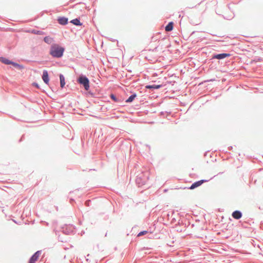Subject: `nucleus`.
<instances>
[{
    "instance_id": "f257e3e1",
    "label": "nucleus",
    "mask_w": 263,
    "mask_h": 263,
    "mask_svg": "<svg viewBox=\"0 0 263 263\" xmlns=\"http://www.w3.org/2000/svg\"><path fill=\"white\" fill-rule=\"evenodd\" d=\"M65 51V47L53 43L50 46L49 54L53 58L60 59L63 56Z\"/></svg>"
},
{
    "instance_id": "f03ea898",
    "label": "nucleus",
    "mask_w": 263,
    "mask_h": 263,
    "mask_svg": "<svg viewBox=\"0 0 263 263\" xmlns=\"http://www.w3.org/2000/svg\"><path fill=\"white\" fill-rule=\"evenodd\" d=\"M149 172L147 171L139 173L136 178V183L138 187H141L147 183L149 179Z\"/></svg>"
},
{
    "instance_id": "7ed1b4c3",
    "label": "nucleus",
    "mask_w": 263,
    "mask_h": 263,
    "mask_svg": "<svg viewBox=\"0 0 263 263\" xmlns=\"http://www.w3.org/2000/svg\"><path fill=\"white\" fill-rule=\"evenodd\" d=\"M77 81L79 84L82 86L84 89L88 91L90 88V82L88 78L83 74H81L77 78Z\"/></svg>"
},
{
    "instance_id": "20e7f679",
    "label": "nucleus",
    "mask_w": 263,
    "mask_h": 263,
    "mask_svg": "<svg viewBox=\"0 0 263 263\" xmlns=\"http://www.w3.org/2000/svg\"><path fill=\"white\" fill-rule=\"evenodd\" d=\"M61 231L63 234L66 235H70L74 233V227L72 225L65 224L61 227Z\"/></svg>"
},
{
    "instance_id": "39448f33",
    "label": "nucleus",
    "mask_w": 263,
    "mask_h": 263,
    "mask_svg": "<svg viewBox=\"0 0 263 263\" xmlns=\"http://www.w3.org/2000/svg\"><path fill=\"white\" fill-rule=\"evenodd\" d=\"M42 251H37L30 258L29 263H35L41 254Z\"/></svg>"
},
{
    "instance_id": "423d86ee",
    "label": "nucleus",
    "mask_w": 263,
    "mask_h": 263,
    "mask_svg": "<svg viewBox=\"0 0 263 263\" xmlns=\"http://www.w3.org/2000/svg\"><path fill=\"white\" fill-rule=\"evenodd\" d=\"M42 79L44 81V82L46 84L48 85L49 82V74L48 72V71L47 70H44L43 71V74L42 76Z\"/></svg>"
},
{
    "instance_id": "0eeeda50",
    "label": "nucleus",
    "mask_w": 263,
    "mask_h": 263,
    "mask_svg": "<svg viewBox=\"0 0 263 263\" xmlns=\"http://www.w3.org/2000/svg\"><path fill=\"white\" fill-rule=\"evenodd\" d=\"M110 98L111 99L112 101L118 103H121L123 101V99L121 97H117L113 93H111L110 95Z\"/></svg>"
},
{
    "instance_id": "6e6552de",
    "label": "nucleus",
    "mask_w": 263,
    "mask_h": 263,
    "mask_svg": "<svg viewBox=\"0 0 263 263\" xmlns=\"http://www.w3.org/2000/svg\"><path fill=\"white\" fill-rule=\"evenodd\" d=\"M57 21L58 23L61 25H66L68 23V19L65 16H60L58 18Z\"/></svg>"
},
{
    "instance_id": "1a4fd4ad",
    "label": "nucleus",
    "mask_w": 263,
    "mask_h": 263,
    "mask_svg": "<svg viewBox=\"0 0 263 263\" xmlns=\"http://www.w3.org/2000/svg\"><path fill=\"white\" fill-rule=\"evenodd\" d=\"M162 87V85H161V84H160V85L153 84V85H147L145 86V87L146 89H158L161 88Z\"/></svg>"
},
{
    "instance_id": "9d476101",
    "label": "nucleus",
    "mask_w": 263,
    "mask_h": 263,
    "mask_svg": "<svg viewBox=\"0 0 263 263\" xmlns=\"http://www.w3.org/2000/svg\"><path fill=\"white\" fill-rule=\"evenodd\" d=\"M43 41L47 44L51 45L53 44L54 42V39L49 36H46L44 37Z\"/></svg>"
},
{
    "instance_id": "9b49d317",
    "label": "nucleus",
    "mask_w": 263,
    "mask_h": 263,
    "mask_svg": "<svg viewBox=\"0 0 263 263\" xmlns=\"http://www.w3.org/2000/svg\"><path fill=\"white\" fill-rule=\"evenodd\" d=\"M59 78L60 81V86L62 88H63L65 85V80L64 75L62 73L59 74Z\"/></svg>"
},
{
    "instance_id": "f8f14e48",
    "label": "nucleus",
    "mask_w": 263,
    "mask_h": 263,
    "mask_svg": "<svg viewBox=\"0 0 263 263\" xmlns=\"http://www.w3.org/2000/svg\"><path fill=\"white\" fill-rule=\"evenodd\" d=\"M70 23L77 26H81L82 25V23H81L79 17L72 20Z\"/></svg>"
},
{
    "instance_id": "ddd939ff",
    "label": "nucleus",
    "mask_w": 263,
    "mask_h": 263,
    "mask_svg": "<svg viewBox=\"0 0 263 263\" xmlns=\"http://www.w3.org/2000/svg\"><path fill=\"white\" fill-rule=\"evenodd\" d=\"M174 23L173 22H169L165 27V30L166 31H171L174 28Z\"/></svg>"
},
{
    "instance_id": "4468645a",
    "label": "nucleus",
    "mask_w": 263,
    "mask_h": 263,
    "mask_svg": "<svg viewBox=\"0 0 263 263\" xmlns=\"http://www.w3.org/2000/svg\"><path fill=\"white\" fill-rule=\"evenodd\" d=\"M0 62L6 65H11L12 61H11L6 58L2 57H0Z\"/></svg>"
},
{
    "instance_id": "2eb2a0df",
    "label": "nucleus",
    "mask_w": 263,
    "mask_h": 263,
    "mask_svg": "<svg viewBox=\"0 0 263 263\" xmlns=\"http://www.w3.org/2000/svg\"><path fill=\"white\" fill-rule=\"evenodd\" d=\"M232 216L236 219H239L241 217L242 214L240 212L238 211H235L232 213Z\"/></svg>"
},
{
    "instance_id": "dca6fc26",
    "label": "nucleus",
    "mask_w": 263,
    "mask_h": 263,
    "mask_svg": "<svg viewBox=\"0 0 263 263\" xmlns=\"http://www.w3.org/2000/svg\"><path fill=\"white\" fill-rule=\"evenodd\" d=\"M137 97L136 93H133L131 96H130L126 100L125 102L127 103H132Z\"/></svg>"
},
{
    "instance_id": "f3484780",
    "label": "nucleus",
    "mask_w": 263,
    "mask_h": 263,
    "mask_svg": "<svg viewBox=\"0 0 263 263\" xmlns=\"http://www.w3.org/2000/svg\"><path fill=\"white\" fill-rule=\"evenodd\" d=\"M230 56V54L227 53H221L215 55L214 58L217 59H222Z\"/></svg>"
},
{
    "instance_id": "a211bd4d",
    "label": "nucleus",
    "mask_w": 263,
    "mask_h": 263,
    "mask_svg": "<svg viewBox=\"0 0 263 263\" xmlns=\"http://www.w3.org/2000/svg\"><path fill=\"white\" fill-rule=\"evenodd\" d=\"M14 67L18 68L20 70L23 69L24 68V66L23 65L19 64L17 63H15L13 61L12 62L11 64Z\"/></svg>"
},
{
    "instance_id": "6ab92c4d",
    "label": "nucleus",
    "mask_w": 263,
    "mask_h": 263,
    "mask_svg": "<svg viewBox=\"0 0 263 263\" xmlns=\"http://www.w3.org/2000/svg\"><path fill=\"white\" fill-rule=\"evenodd\" d=\"M197 187V181L194 182L189 187V189L193 190Z\"/></svg>"
},
{
    "instance_id": "aec40b11",
    "label": "nucleus",
    "mask_w": 263,
    "mask_h": 263,
    "mask_svg": "<svg viewBox=\"0 0 263 263\" xmlns=\"http://www.w3.org/2000/svg\"><path fill=\"white\" fill-rule=\"evenodd\" d=\"M32 33H34L35 34H37V35H41V34H42L43 33H44V32L42 31L36 30H33L32 31Z\"/></svg>"
},
{
    "instance_id": "412c9836",
    "label": "nucleus",
    "mask_w": 263,
    "mask_h": 263,
    "mask_svg": "<svg viewBox=\"0 0 263 263\" xmlns=\"http://www.w3.org/2000/svg\"><path fill=\"white\" fill-rule=\"evenodd\" d=\"M148 233H149V232L148 231H142L138 233V236H143V235L148 234Z\"/></svg>"
},
{
    "instance_id": "4be33fe9",
    "label": "nucleus",
    "mask_w": 263,
    "mask_h": 263,
    "mask_svg": "<svg viewBox=\"0 0 263 263\" xmlns=\"http://www.w3.org/2000/svg\"><path fill=\"white\" fill-rule=\"evenodd\" d=\"M90 203H91V200H90V199L87 200L85 202V205L87 206H89L90 205Z\"/></svg>"
},
{
    "instance_id": "5701e85b",
    "label": "nucleus",
    "mask_w": 263,
    "mask_h": 263,
    "mask_svg": "<svg viewBox=\"0 0 263 263\" xmlns=\"http://www.w3.org/2000/svg\"><path fill=\"white\" fill-rule=\"evenodd\" d=\"M32 85L33 86H34L36 88H37V89H40V86L36 82H33L32 84Z\"/></svg>"
},
{
    "instance_id": "b1692460",
    "label": "nucleus",
    "mask_w": 263,
    "mask_h": 263,
    "mask_svg": "<svg viewBox=\"0 0 263 263\" xmlns=\"http://www.w3.org/2000/svg\"><path fill=\"white\" fill-rule=\"evenodd\" d=\"M148 233H149V234H148V235H147V237L148 238H149V239L154 238V237L153 235L152 234V232H149Z\"/></svg>"
},
{
    "instance_id": "393cba45",
    "label": "nucleus",
    "mask_w": 263,
    "mask_h": 263,
    "mask_svg": "<svg viewBox=\"0 0 263 263\" xmlns=\"http://www.w3.org/2000/svg\"><path fill=\"white\" fill-rule=\"evenodd\" d=\"M206 181H208V180H201L198 181V186L202 184L203 182H206Z\"/></svg>"
},
{
    "instance_id": "a878e982",
    "label": "nucleus",
    "mask_w": 263,
    "mask_h": 263,
    "mask_svg": "<svg viewBox=\"0 0 263 263\" xmlns=\"http://www.w3.org/2000/svg\"><path fill=\"white\" fill-rule=\"evenodd\" d=\"M58 240L61 242H66V240L65 239H63L62 237H60V236H58Z\"/></svg>"
},
{
    "instance_id": "bb28decb",
    "label": "nucleus",
    "mask_w": 263,
    "mask_h": 263,
    "mask_svg": "<svg viewBox=\"0 0 263 263\" xmlns=\"http://www.w3.org/2000/svg\"><path fill=\"white\" fill-rule=\"evenodd\" d=\"M24 137H25L24 135H22V136L21 137V139L19 140V142H21V141H22L24 139Z\"/></svg>"
},
{
    "instance_id": "cd10ccee",
    "label": "nucleus",
    "mask_w": 263,
    "mask_h": 263,
    "mask_svg": "<svg viewBox=\"0 0 263 263\" xmlns=\"http://www.w3.org/2000/svg\"><path fill=\"white\" fill-rule=\"evenodd\" d=\"M189 223V224L188 225V227H191V228H193L194 227V224L192 223V224H191L190 223V222H188Z\"/></svg>"
},
{
    "instance_id": "c85d7f7f",
    "label": "nucleus",
    "mask_w": 263,
    "mask_h": 263,
    "mask_svg": "<svg viewBox=\"0 0 263 263\" xmlns=\"http://www.w3.org/2000/svg\"><path fill=\"white\" fill-rule=\"evenodd\" d=\"M158 47H159L158 46H157V47H155V48L153 50V51H158Z\"/></svg>"
},
{
    "instance_id": "c756f323",
    "label": "nucleus",
    "mask_w": 263,
    "mask_h": 263,
    "mask_svg": "<svg viewBox=\"0 0 263 263\" xmlns=\"http://www.w3.org/2000/svg\"><path fill=\"white\" fill-rule=\"evenodd\" d=\"M164 114V112H163V111H161V112H160V115H163Z\"/></svg>"
},
{
    "instance_id": "7c9ffc66",
    "label": "nucleus",
    "mask_w": 263,
    "mask_h": 263,
    "mask_svg": "<svg viewBox=\"0 0 263 263\" xmlns=\"http://www.w3.org/2000/svg\"><path fill=\"white\" fill-rule=\"evenodd\" d=\"M76 0H70V2H73L74 1H75Z\"/></svg>"
}]
</instances>
